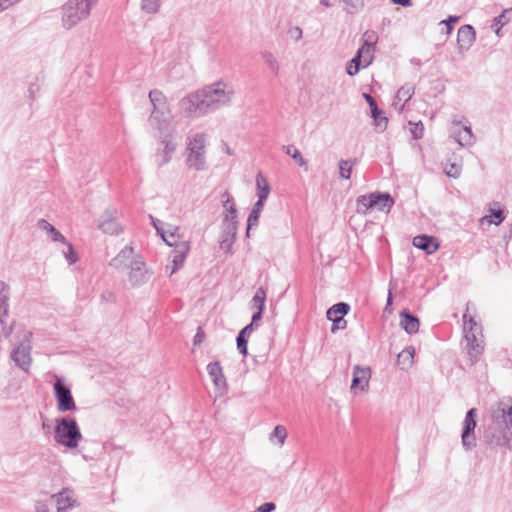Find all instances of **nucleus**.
<instances>
[{"label":"nucleus","mask_w":512,"mask_h":512,"mask_svg":"<svg viewBox=\"0 0 512 512\" xmlns=\"http://www.w3.org/2000/svg\"><path fill=\"white\" fill-rule=\"evenodd\" d=\"M234 96L233 85L219 80L187 94L180 99L178 106L184 117L197 119L230 105Z\"/></svg>","instance_id":"obj_1"},{"label":"nucleus","mask_w":512,"mask_h":512,"mask_svg":"<svg viewBox=\"0 0 512 512\" xmlns=\"http://www.w3.org/2000/svg\"><path fill=\"white\" fill-rule=\"evenodd\" d=\"M479 430L489 449L512 450V397H503L492 404L483 416Z\"/></svg>","instance_id":"obj_2"},{"label":"nucleus","mask_w":512,"mask_h":512,"mask_svg":"<svg viewBox=\"0 0 512 512\" xmlns=\"http://www.w3.org/2000/svg\"><path fill=\"white\" fill-rule=\"evenodd\" d=\"M152 106L148 118L150 126L158 133L174 132L172 127L173 115L167 97L159 89H153L148 94Z\"/></svg>","instance_id":"obj_3"},{"label":"nucleus","mask_w":512,"mask_h":512,"mask_svg":"<svg viewBox=\"0 0 512 512\" xmlns=\"http://www.w3.org/2000/svg\"><path fill=\"white\" fill-rule=\"evenodd\" d=\"M464 321V342L463 349L468 357L469 364L475 365L481 358L484 352V340L481 328L477 325L476 321L465 313L463 315Z\"/></svg>","instance_id":"obj_4"},{"label":"nucleus","mask_w":512,"mask_h":512,"mask_svg":"<svg viewBox=\"0 0 512 512\" xmlns=\"http://www.w3.org/2000/svg\"><path fill=\"white\" fill-rule=\"evenodd\" d=\"M83 436L75 418L60 417L55 419L54 440L69 449L77 448Z\"/></svg>","instance_id":"obj_5"},{"label":"nucleus","mask_w":512,"mask_h":512,"mask_svg":"<svg viewBox=\"0 0 512 512\" xmlns=\"http://www.w3.org/2000/svg\"><path fill=\"white\" fill-rule=\"evenodd\" d=\"M97 3L98 0H68L61 7L63 27L70 30L87 19Z\"/></svg>","instance_id":"obj_6"},{"label":"nucleus","mask_w":512,"mask_h":512,"mask_svg":"<svg viewBox=\"0 0 512 512\" xmlns=\"http://www.w3.org/2000/svg\"><path fill=\"white\" fill-rule=\"evenodd\" d=\"M186 166L194 171L206 169V136L204 133H196L187 138Z\"/></svg>","instance_id":"obj_7"},{"label":"nucleus","mask_w":512,"mask_h":512,"mask_svg":"<svg viewBox=\"0 0 512 512\" xmlns=\"http://www.w3.org/2000/svg\"><path fill=\"white\" fill-rule=\"evenodd\" d=\"M394 203L389 193L371 192L357 197L356 211L361 215H366L371 209L389 212Z\"/></svg>","instance_id":"obj_8"},{"label":"nucleus","mask_w":512,"mask_h":512,"mask_svg":"<svg viewBox=\"0 0 512 512\" xmlns=\"http://www.w3.org/2000/svg\"><path fill=\"white\" fill-rule=\"evenodd\" d=\"M32 332H27L20 343L11 351L10 358L15 365L24 371L29 373L32 365V344H31Z\"/></svg>","instance_id":"obj_9"},{"label":"nucleus","mask_w":512,"mask_h":512,"mask_svg":"<svg viewBox=\"0 0 512 512\" xmlns=\"http://www.w3.org/2000/svg\"><path fill=\"white\" fill-rule=\"evenodd\" d=\"M477 426V409L471 408L467 411L461 433V443L465 451H471L477 446L475 428Z\"/></svg>","instance_id":"obj_10"},{"label":"nucleus","mask_w":512,"mask_h":512,"mask_svg":"<svg viewBox=\"0 0 512 512\" xmlns=\"http://www.w3.org/2000/svg\"><path fill=\"white\" fill-rule=\"evenodd\" d=\"M53 388L59 412H72L77 409L71 390L62 379L58 378Z\"/></svg>","instance_id":"obj_11"},{"label":"nucleus","mask_w":512,"mask_h":512,"mask_svg":"<svg viewBox=\"0 0 512 512\" xmlns=\"http://www.w3.org/2000/svg\"><path fill=\"white\" fill-rule=\"evenodd\" d=\"M377 41L378 35L375 31L367 30L363 34V44L355 54L362 61V68H366L372 63Z\"/></svg>","instance_id":"obj_12"},{"label":"nucleus","mask_w":512,"mask_h":512,"mask_svg":"<svg viewBox=\"0 0 512 512\" xmlns=\"http://www.w3.org/2000/svg\"><path fill=\"white\" fill-rule=\"evenodd\" d=\"M174 132L158 133L157 139L164 146L155 155V161L158 167H162L170 162L172 155L176 150V144L173 142Z\"/></svg>","instance_id":"obj_13"},{"label":"nucleus","mask_w":512,"mask_h":512,"mask_svg":"<svg viewBox=\"0 0 512 512\" xmlns=\"http://www.w3.org/2000/svg\"><path fill=\"white\" fill-rule=\"evenodd\" d=\"M349 311L350 305L346 302L336 303L327 310L326 317L332 322V333L338 330H344L347 327V321L344 319V316L347 315Z\"/></svg>","instance_id":"obj_14"},{"label":"nucleus","mask_w":512,"mask_h":512,"mask_svg":"<svg viewBox=\"0 0 512 512\" xmlns=\"http://www.w3.org/2000/svg\"><path fill=\"white\" fill-rule=\"evenodd\" d=\"M371 368L368 366L355 365L353 367V377L351 382V392H366L369 388V381L371 378Z\"/></svg>","instance_id":"obj_15"},{"label":"nucleus","mask_w":512,"mask_h":512,"mask_svg":"<svg viewBox=\"0 0 512 512\" xmlns=\"http://www.w3.org/2000/svg\"><path fill=\"white\" fill-rule=\"evenodd\" d=\"M164 241L167 245L174 247V250L172 251V267L169 272V274L172 275L183 267L187 254L190 251V244L188 241L171 242L165 238Z\"/></svg>","instance_id":"obj_16"},{"label":"nucleus","mask_w":512,"mask_h":512,"mask_svg":"<svg viewBox=\"0 0 512 512\" xmlns=\"http://www.w3.org/2000/svg\"><path fill=\"white\" fill-rule=\"evenodd\" d=\"M145 266V262L142 261L140 258L131 261V264L129 266V281L132 284V286L136 287L143 285L149 280L150 275L146 270Z\"/></svg>","instance_id":"obj_17"},{"label":"nucleus","mask_w":512,"mask_h":512,"mask_svg":"<svg viewBox=\"0 0 512 512\" xmlns=\"http://www.w3.org/2000/svg\"><path fill=\"white\" fill-rule=\"evenodd\" d=\"M51 499L57 506V512H67L77 503L73 490L67 487L63 488L60 492L53 494Z\"/></svg>","instance_id":"obj_18"},{"label":"nucleus","mask_w":512,"mask_h":512,"mask_svg":"<svg viewBox=\"0 0 512 512\" xmlns=\"http://www.w3.org/2000/svg\"><path fill=\"white\" fill-rule=\"evenodd\" d=\"M452 124V129H455L456 127L460 126L461 121L453 119ZM452 135L455 141L462 147L471 146L475 142V137L470 125H463L462 128L458 131L452 130Z\"/></svg>","instance_id":"obj_19"},{"label":"nucleus","mask_w":512,"mask_h":512,"mask_svg":"<svg viewBox=\"0 0 512 512\" xmlns=\"http://www.w3.org/2000/svg\"><path fill=\"white\" fill-rule=\"evenodd\" d=\"M476 32L472 25L465 24L458 29L457 43L460 50H468L474 43Z\"/></svg>","instance_id":"obj_20"},{"label":"nucleus","mask_w":512,"mask_h":512,"mask_svg":"<svg viewBox=\"0 0 512 512\" xmlns=\"http://www.w3.org/2000/svg\"><path fill=\"white\" fill-rule=\"evenodd\" d=\"M98 227L104 233L110 235H118L120 232H122V228L118 223L116 216H114L110 211H106L101 216Z\"/></svg>","instance_id":"obj_21"},{"label":"nucleus","mask_w":512,"mask_h":512,"mask_svg":"<svg viewBox=\"0 0 512 512\" xmlns=\"http://www.w3.org/2000/svg\"><path fill=\"white\" fill-rule=\"evenodd\" d=\"M412 244L414 247L425 251L427 254L435 253L439 248L437 239L428 235H417L413 238Z\"/></svg>","instance_id":"obj_22"},{"label":"nucleus","mask_w":512,"mask_h":512,"mask_svg":"<svg viewBox=\"0 0 512 512\" xmlns=\"http://www.w3.org/2000/svg\"><path fill=\"white\" fill-rule=\"evenodd\" d=\"M207 372L216 388H227L226 378L224 376L223 369L219 361L210 362L207 365Z\"/></svg>","instance_id":"obj_23"},{"label":"nucleus","mask_w":512,"mask_h":512,"mask_svg":"<svg viewBox=\"0 0 512 512\" xmlns=\"http://www.w3.org/2000/svg\"><path fill=\"white\" fill-rule=\"evenodd\" d=\"M133 248L131 246H125L111 261L110 266L116 269H123L131 264L133 256Z\"/></svg>","instance_id":"obj_24"},{"label":"nucleus","mask_w":512,"mask_h":512,"mask_svg":"<svg viewBox=\"0 0 512 512\" xmlns=\"http://www.w3.org/2000/svg\"><path fill=\"white\" fill-rule=\"evenodd\" d=\"M400 324L402 328L408 334H415L419 330L420 322L419 319L408 311H403L400 313Z\"/></svg>","instance_id":"obj_25"},{"label":"nucleus","mask_w":512,"mask_h":512,"mask_svg":"<svg viewBox=\"0 0 512 512\" xmlns=\"http://www.w3.org/2000/svg\"><path fill=\"white\" fill-rule=\"evenodd\" d=\"M222 232L225 235V238L221 241V246L225 247V245L229 248L232 246L236 239L238 224L234 222H229L228 220H222Z\"/></svg>","instance_id":"obj_26"},{"label":"nucleus","mask_w":512,"mask_h":512,"mask_svg":"<svg viewBox=\"0 0 512 512\" xmlns=\"http://www.w3.org/2000/svg\"><path fill=\"white\" fill-rule=\"evenodd\" d=\"M9 291V285L0 280V324H3V318L9 315Z\"/></svg>","instance_id":"obj_27"},{"label":"nucleus","mask_w":512,"mask_h":512,"mask_svg":"<svg viewBox=\"0 0 512 512\" xmlns=\"http://www.w3.org/2000/svg\"><path fill=\"white\" fill-rule=\"evenodd\" d=\"M37 226L39 229L47 233L51 241L61 242L63 244L67 243V240L64 237V235L60 231H58L52 224H50L47 220L39 219L37 222Z\"/></svg>","instance_id":"obj_28"},{"label":"nucleus","mask_w":512,"mask_h":512,"mask_svg":"<svg viewBox=\"0 0 512 512\" xmlns=\"http://www.w3.org/2000/svg\"><path fill=\"white\" fill-rule=\"evenodd\" d=\"M256 189H257V197L261 199L267 200L271 188L267 181V179L264 177V175L259 172L256 175Z\"/></svg>","instance_id":"obj_29"},{"label":"nucleus","mask_w":512,"mask_h":512,"mask_svg":"<svg viewBox=\"0 0 512 512\" xmlns=\"http://www.w3.org/2000/svg\"><path fill=\"white\" fill-rule=\"evenodd\" d=\"M162 0H140V10L147 15H155L160 12Z\"/></svg>","instance_id":"obj_30"},{"label":"nucleus","mask_w":512,"mask_h":512,"mask_svg":"<svg viewBox=\"0 0 512 512\" xmlns=\"http://www.w3.org/2000/svg\"><path fill=\"white\" fill-rule=\"evenodd\" d=\"M261 55V58L263 59L265 65L269 68V70L277 75L279 73V70H280V65H279V62L277 60V58L274 56V54L270 51H262L260 53Z\"/></svg>","instance_id":"obj_31"},{"label":"nucleus","mask_w":512,"mask_h":512,"mask_svg":"<svg viewBox=\"0 0 512 512\" xmlns=\"http://www.w3.org/2000/svg\"><path fill=\"white\" fill-rule=\"evenodd\" d=\"M347 14H357L364 8V0H339Z\"/></svg>","instance_id":"obj_32"},{"label":"nucleus","mask_w":512,"mask_h":512,"mask_svg":"<svg viewBox=\"0 0 512 512\" xmlns=\"http://www.w3.org/2000/svg\"><path fill=\"white\" fill-rule=\"evenodd\" d=\"M283 150L287 155L291 156L300 167H304L306 171L308 170L307 161L294 145L283 146Z\"/></svg>","instance_id":"obj_33"},{"label":"nucleus","mask_w":512,"mask_h":512,"mask_svg":"<svg viewBox=\"0 0 512 512\" xmlns=\"http://www.w3.org/2000/svg\"><path fill=\"white\" fill-rule=\"evenodd\" d=\"M512 15V8L505 9L500 15L493 19L492 27H495V33L499 36L501 28L508 23Z\"/></svg>","instance_id":"obj_34"},{"label":"nucleus","mask_w":512,"mask_h":512,"mask_svg":"<svg viewBox=\"0 0 512 512\" xmlns=\"http://www.w3.org/2000/svg\"><path fill=\"white\" fill-rule=\"evenodd\" d=\"M415 350L413 347H408L402 350L397 355V362L399 365H403V368L410 367L413 363Z\"/></svg>","instance_id":"obj_35"},{"label":"nucleus","mask_w":512,"mask_h":512,"mask_svg":"<svg viewBox=\"0 0 512 512\" xmlns=\"http://www.w3.org/2000/svg\"><path fill=\"white\" fill-rule=\"evenodd\" d=\"M356 162L357 159H342L339 161V174L342 179L348 180L351 178L352 168Z\"/></svg>","instance_id":"obj_36"},{"label":"nucleus","mask_w":512,"mask_h":512,"mask_svg":"<svg viewBox=\"0 0 512 512\" xmlns=\"http://www.w3.org/2000/svg\"><path fill=\"white\" fill-rule=\"evenodd\" d=\"M414 94V87L411 85H405L398 89L396 93V98L399 101H403L404 104L408 102Z\"/></svg>","instance_id":"obj_37"},{"label":"nucleus","mask_w":512,"mask_h":512,"mask_svg":"<svg viewBox=\"0 0 512 512\" xmlns=\"http://www.w3.org/2000/svg\"><path fill=\"white\" fill-rule=\"evenodd\" d=\"M266 290L263 287H259L252 298L253 306L257 309L265 308Z\"/></svg>","instance_id":"obj_38"},{"label":"nucleus","mask_w":512,"mask_h":512,"mask_svg":"<svg viewBox=\"0 0 512 512\" xmlns=\"http://www.w3.org/2000/svg\"><path fill=\"white\" fill-rule=\"evenodd\" d=\"M371 109V116L375 120L376 125L381 127L384 123V126L387 124V118L385 116H382V111L378 108L377 103L375 102L372 105H369Z\"/></svg>","instance_id":"obj_39"},{"label":"nucleus","mask_w":512,"mask_h":512,"mask_svg":"<svg viewBox=\"0 0 512 512\" xmlns=\"http://www.w3.org/2000/svg\"><path fill=\"white\" fill-rule=\"evenodd\" d=\"M362 68V61L354 56L346 65V73L349 76H355Z\"/></svg>","instance_id":"obj_40"},{"label":"nucleus","mask_w":512,"mask_h":512,"mask_svg":"<svg viewBox=\"0 0 512 512\" xmlns=\"http://www.w3.org/2000/svg\"><path fill=\"white\" fill-rule=\"evenodd\" d=\"M485 218H487L488 222L491 224L500 225L505 219V214L504 211L501 209H491L490 215L486 216Z\"/></svg>","instance_id":"obj_41"},{"label":"nucleus","mask_w":512,"mask_h":512,"mask_svg":"<svg viewBox=\"0 0 512 512\" xmlns=\"http://www.w3.org/2000/svg\"><path fill=\"white\" fill-rule=\"evenodd\" d=\"M64 245H66L67 250L63 251V255H64L65 259L67 260V262L70 265L76 263L78 261V255H77L76 251L74 250L72 243L67 241V243H64Z\"/></svg>","instance_id":"obj_42"},{"label":"nucleus","mask_w":512,"mask_h":512,"mask_svg":"<svg viewBox=\"0 0 512 512\" xmlns=\"http://www.w3.org/2000/svg\"><path fill=\"white\" fill-rule=\"evenodd\" d=\"M409 124H410V132L412 134L413 139H415V140L421 139L424 135L423 123L422 122H418V123L409 122Z\"/></svg>","instance_id":"obj_43"},{"label":"nucleus","mask_w":512,"mask_h":512,"mask_svg":"<svg viewBox=\"0 0 512 512\" xmlns=\"http://www.w3.org/2000/svg\"><path fill=\"white\" fill-rule=\"evenodd\" d=\"M260 215H261L260 212L251 210V212H250V214L248 216V219H247V231H246V235L247 236H249L250 229L252 227L258 225V221H259Z\"/></svg>","instance_id":"obj_44"},{"label":"nucleus","mask_w":512,"mask_h":512,"mask_svg":"<svg viewBox=\"0 0 512 512\" xmlns=\"http://www.w3.org/2000/svg\"><path fill=\"white\" fill-rule=\"evenodd\" d=\"M272 436L278 438L280 445L282 446L287 438V430L282 425H277L272 433Z\"/></svg>","instance_id":"obj_45"},{"label":"nucleus","mask_w":512,"mask_h":512,"mask_svg":"<svg viewBox=\"0 0 512 512\" xmlns=\"http://www.w3.org/2000/svg\"><path fill=\"white\" fill-rule=\"evenodd\" d=\"M151 220H152V223H153V226L155 227V229L157 230V232L161 235L162 239L164 240V238L168 241H171V242H178L177 241V237L175 235V233L171 232L169 233L168 236L165 235V232L164 231H161L156 223L157 220H155L152 216H150Z\"/></svg>","instance_id":"obj_46"},{"label":"nucleus","mask_w":512,"mask_h":512,"mask_svg":"<svg viewBox=\"0 0 512 512\" xmlns=\"http://www.w3.org/2000/svg\"><path fill=\"white\" fill-rule=\"evenodd\" d=\"M223 220H228L229 222H234L235 224H238L237 208H236L235 204L230 205L229 213L228 212L225 213Z\"/></svg>","instance_id":"obj_47"},{"label":"nucleus","mask_w":512,"mask_h":512,"mask_svg":"<svg viewBox=\"0 0 512 512\" xmlns=\"http://www.w3.org/2000/svg\"><path fill=\"white\" fill-rule=\"evenodd\" d=\"M238 351L246 357L248 355V339L236 338Z\"/></svg>","instance_id":"obj_48"},{"label":"nucleus","mask_w":512,"mask_h":512,"mask_svg":"<svg viewBox=\"0 0 512 512\" xmlns=\"http://www.w3.org/2000/svg\"><path fill=\"white\" fill-rule=\"evenodd\" d=\"M459 21L458 16H449L447 19L442 20L440 24H444L446 26L447 34H450L453 30V24Z\"/></svg>","instance_id":"obj_49"},{"label":"nucleus","mask_w":512,"mask_h":512,"mask_svg":"<svg viewBox=\"0 0 512 512\" xmlns=\"http://www.w3.org/2000/svg\"><path fill=\"white\" fill-rule=\"evenodd\" d=\"M288 35L295 41H299L303 36V31L299 26H293L288 29Z\"/></svg>","instance_id":"obj_50"},{"label":"nucleus","mask_w":512,"mask_h":512,"mask_svg":"<svg viewBox=\"0 0 512 512\" xmlns=\"http://www.w3.org/2000/svg\"><path fill=\"white\" fill-rule=\"evenodd\" d=\"M446 175L451 178H458L461 173V167L455 163L450 164L449 169L445 171Z\"/></svg>","instance_id":"obj_51"},{"label":"nucleus","mask_w":512,"mask_h":512,"mask_svg":"<svg viewBox=\"0 0 512 512\" xmlns=\"http://www.w3.org/2000/svg\"><path fill=\"white\" fill-rule=\"evenodd\" d=\"M6 318H3V324H0L1 327H2V334L5 338H8L12 332H13V329H14V324L15 322H13L12 324L8 325L6 323Z\"/></svg>","instance_id":"obj_52"},{"label":"nucleus","mask_w":512,"mask_h":512,"mask_svg":"<svg viewBox=\"0 0 512 512\" xmlns=\"http://www.w3.org/2000/svg\"><path fill=\"white\" fill-rule=\"evenodd\" d=\"M222 198L225 199L223 201V208L225 210V213L228 212L229 213V208H230V205L231 204H235L230 193L228 191H225L222 195Z\"/></svg>","instance_id":"obj_53"},{"label":"nucleus","mask_w":512,"mask_h":512,"mask_svg":"<svg viewBox=\"0 0 512 512\" xmlns=\"http://www.w3.org/2000/svg\"><path fill=\"white\" fill-rule=\"evenodd\" d=\"M275 508L276 505L273 502H266L260 505L254 512H272Z\"/></svg>","instance_id":"obj_54"},{"label":"nucleus","mask_w":512,"mask_h":512,"mask_svg":"<svg viewBox=\"0 0 512 512\" xmlns=\"http://www.w3.org/2000/svg\"><path fill=\"white\" fill-rule=\"evenodd\" d=\"M35 512H50L48 504L43 501H37L35 503Z\"/></svg>","instance_id":"obj_55"},{"label":"nucleus","mask_w":512,"mask_h":512,"mask_svg":"<svg viewBox=\"0 0 512 512\" xmlns=\"http://www.w3.org/2000/svg\"><path fill=\"white\" fill-rule=\"evenodd\" d=\"M204 337H205V334H204L203 330L199 327L197 330V333L195 334L194 339H193L194 345L201 344L204 340Z\"/></svg>","instance_id":"obj_56"},{"label":"nucleus","mask_w":512,"mask_h":512,"mask_svg":"<svg viewBox=\"0 0 512 512\" xmlns=\"http://www.w3.org/2000/svg\"><path fill=\"white\" fill-rule=\"evenodd\" d=\"M101 299L106 302H114L116 297L113 292L106 290L101 294Z\"/></svg>","instance_id":"obj_57"},{"label":"nucleus","mask_w":512,"mask_h":512,"mask_svg":"<svg viewBox=\"0 0 512 512\" xmlns=\"http://www.w3.org/2000/svg\"><path fill=\"white\" fill-rule=\"evenodd\" d=\"M263 311L264 309H257V311L252 315L251 323H253V325L258 326L257 323L262 319Z\"/></svg>","instance_id":"obj_58"},{"label":"nucleus","mask_w":512,"mask_h":512,"mask_svg":"<svg viewBox=\"0 0 512 512\" xmlns=\"http://www.w3.org/2000/svg\"><path fill=\"white\" fill-rule=\"evenodd\" d=\"M19 1L20 0H0V13Z\"/></svg>","instance_id":"obj_59"},{"label":"nucleus","mask_w":512,"mask_h":512,"mask_svg":"<svg viewBox=\"0 0 512 512\" xmlns=\"http://www.w3.org/2000/svg\"><path fill=\"white\" fill-rule=\"evenodd\" d=\"M265 201H266L265 199L258 198L256 203L253 205L252 210L261 213L264 208Z\"/></svg>","instance_id":"obj_60"},{"label":"nucleus","mask_w":512,"mask_h":512,"mask_svg":"<svg viewBox=\"0 0 512 512\" xmlns=\"http://www.w3.org/2000/svg\"><path fill=\"white\" fill-rule=\"evenodd\" d=\"M392 3L403 7H409L412 4L411 0H392Z\"/></svg>","instance_id":"obj_61"},{"label":"nucleus","mask_w":512,"mask_h":512,"mask_svg":"<svg viewBox=\"0 0 512 512\" xmlns=\"http://www.w3.org/2000/svg\"><path fill=\"white\" fill-rule=\"evenodd\" d=\"M255 327H256V326H255V325H253V323H249V324H248V325H246L242 330H243V332H244L246 335L250 336V335H251V333L254 331Z\"/></svg>","instance_id":"obj_62"},{"label":"nucleus","mask_w":512,"mask_h":512,"mask_svg":"<svg viewBox=\"0 0 512 512\" xmlns=\"http://www.w3.org/2000/svg\"><path fill=\"white\" fill-rule=\"evenodd\" d=\"M38 90H39V88L37 86H35L34 84L30 85L28 91H29V96L31 99L35 98V92Z\"/></svg>","instance_id":"obj_63"},{"label":"nucleus","mask_w":512,"mask_h":512,"mask_svg":"<svg viewBox=\"0 0 512 512\" xmlns=\"http://www.w3.org/2000/svg\"><path fill=\"white\" fill-rule=\"evenodd\" d=\"M363 97L366 100V102L368 103V105H372L376 102L375 99L368 93H364Z\"/></svg>","instance_id":"obj_64"}]
</instances>
